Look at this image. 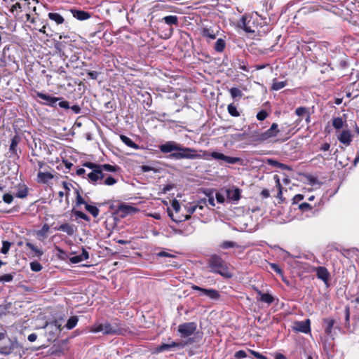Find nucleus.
Listing matches in <instances>:
<instances>
[{
  "label": "nucleus",
  "mask_w": 359,
  "mask_h": 359,
  "mask_svg": "<svg viewBox=\"0 0 359 359\" xmlns=\"http://www.w3.org/2000/svg\"><path fill=\"white\" fill-rule=\"evenodd\" d=\"M159 150L163 154H170L168 157L171 159H199L206 154L205 151H198L191 147H184L175 141H168L159 146Z\"/></svg>",
  "instance_id": "1"
},
{
  "label": "nucleus",
  "mask_w": 359,
  "mask_h": 359,
  "mask_svg": "<svg viewBox=\"0 0 359 359\" xmlns=\"http://www.w3.org/2000/svg\"><path fill=\"white\" fill-rule=\"evenodd\" d=\"M207 264L210 272L219 274L227 278L232 277L228 264L220 256L216 254L210 255Z\"/></svg>",
  "instance_id": "2"
},
{
  "label": "nucleus",
  "mask_w": 359,
  "mask_h": 359,
  "mask_svg": "<svg viewBox=\"0 0 359 359\" xmlns=\"http://www.w3.org/2000/svg\"><path fill=\"white\" fill-rule=\"evenodd\" d=\"M197 324L195 322L184 323L178 325L177 333L181 338H201V334L197 332Z\"/></svg>",
  "instance_id": "3"
},
{
  "label": "nucleus",
  "mask_w": 359,
  "mask_h": 359,
  "mask_svg": "<svg viewBox=\"0 0 359 359\" xmlns=\"http://www.w3.org/2000/svg\"><path fill=\"white\" fill-rule=\"evenodd\" d=\"M91 332H102L104 334H123L126 330L119 327L117 323L110 324L109 323H101L91 327Z\"/></svg>",
  "instance_id": "4"
},
{
  "label": "nucleus",
  "mask_w": 359,
  "mask_h": 359,
  "mask_svg": "<svg viewBox=\"0 0 359 359\" xmlns=\"http://www.w3.org/2000/svg\"><path fill=\"white\" fill-rule=\"evenodd\" d=\"M260 16L256 13L255 16L253 15H244L243 16L238 22V27L245 32L248 33H254L255 32V29L257 28V24L256 22H258Z\"/></svg>",
  "instance_id": "5"
},
{
  "label": "nucleus",
  "mask_w": 359,
  "mask_h": 359,
  "mask_svg": "<svg viewBox=\"0 0 359 359\" xmlns=\"http://www.w3.org/2000/svg\"><path fill=\"white\" fill-rule=\"evenodd\" d=\"M194 343H195L194 338H189L186 341H180V342L172 341L170 344L163 343L156 348V351L158 352H163V351H170L172 348H177L182 349L185 346H187L188 344H193Z\"/></svg>",
  "instance_id": "6"
},
{
  "label": "nucleus",
  "mask_w": 359,
  "mask_h": 359,
  "mask_svg": "<svg viewBox=\"0 0 359 359\" xmlns=\"http://www.w3.org/2000/svg\"><path fill=\"white\" fill-rule=\"evenodd\" d=\"M75 194L76 195V205H85L86 210L90 213L93 217H97L99 215L100 210L94 205L88 204L85 200L82 198L80 194V188H75Z\"/></svg>",
  "instance_id": "7"
},
{
  "label": "nucleus",
  "mask_w": 359,
  "mask_h": 359,
  "mask_svg": "<svg viewBox=\"0 0 359 359\" xmlns=\"http://www.w3.org/2000/svg\"><path fill=\"white\" fill-rule=\"evenodd\" d=\"M105 175L100 169L90 170L86 174V177L83 178L87 179L88 182L93 184H102V180L104 178Z\"/></svg>",
  "instance_id": "8"
},
{
  "label": "nucleus",
  "mask_w": 359,
  "mask_h": 359,
  "mask_svg": "<svg viewBox=\"0 0 359 359\" xmlns=\"http://www.w3.org/2000/svg\"><path fill=\"white\" fill-rule=\"evenodd\" d=\"M191 287L193 290L200 292L201 295H205L212 300H217L221 296L219 291L215 289H206L195 285H192Z\"/></svg>",
  "instance_id": "9"
},
{
  "label": "nucleus",
  "mask_w": 359,
  "mask_h": 359,
  "mask_svg": "<svg viewBox=\"0 0 359 359\" xmlns=\"http://www.w3.org/2000/svg\"><path fill=\"white\" fill-rule=\"evenodd\" d=\"M36 96L42 100L39 102L41 104L50 107H55L57 102L60 100V97H53L41 92H36Z\"/></svg>",
  "instance_id": "10"
},
{
  "label": "nucleus",
  "mask_w": 359,
  "mask_h": 359,
  "mask_svg": "<svg viewBox=\"0 0 359 359\" xmlns=\"http://www.w3.org/2000/svg\"><path fill=\"white\" fill-rule=\"evenodd\" d=\"M226 198L228 200L237 203L241 198V191L239 188L232 187L231 188L225 190Z\"/></svg>",
  "instance_id": "11"
},
{
  "label": "nucleus",
  "mask_w": 359,
  "mask_h": 359,
  "mask_svg": "<svg viewBox=\"0 0 359 359\" xmlns=\"http://www.w3.org/2000/svg\"><path fill=\"white\" fill-rule=\"evenodd\" d=\"M293 329L297 332L308 334L311 332V321L309 319L297 321L294 323Z\"/></svg>",
  "instance_id": "12"
},
{
  "label": "nucleus",
  "mask_w": 359,
  "mask_h": 359,
  "mask_svg": "<svg viewBox=\"0 0 359 359\" xmlns=\"http://www.w3.org/2000/svg\"><path fill=\"white\" fill-rule=\"evenodd\" d=\"M212 158L217 160H222L227 163L234 164L240 161V158L237 157H231L224 155V154L213 151L210 154Z\"/></svg>",
  "instance_id": "13"
},
{
  "label": "nucleus",
  "mask_w": 359,
  "mask_h": 359,
  "mask_svg": "<svg viewBox=\"0 0 359 359\" xmlns=\"http://www.w3.org/2000/svg\"><path fill=\"white\" fill-rule=\"evenodd\" d=\"M278 126L277 123H273L269 129L266 130L264 133H262L259 136V140L264 141L271 137H276L279 132L278 128Z\"/></svg>",
  "instance_id": "14"
},
{
  "label": "nucleus",
  "mask_w": 359,
  "mask_h": 359,
  "mask_svg": "<svg viewBox=\"0 0 359 359\" xmlns=\"http://www.w3.org/2000/svg\"><path fill=\"white\" fill-rule=\"evenodd\" d=\"M218 29L214 27H203L201 31V34L203 37L205 38L208 41L214 40L217 38L218 34Z\"/></svg>",
  "instance_id": "15"
},
{
  "label": "nucleus",
  "mask_w": 359,
  "mask_h": 359,
  "mask_svg": "<svg viewBox=\"0 0 359 359\" xmlns=\"http://www.w3.org/2000/svg\"><path fill=\"white\" fill-rule=\"evenodd\" d=\"M118 210L120 212H121L123 216L128 215H133L140 211V210L133 205H128L126 203H121L118 205Z\"/></svg>",
  "instance_id": "16"
},
{
  "label": "nucleus",
  "mask_w": 359,
  "mask_h": 359,
  "mask_svg": "<svg viewBox=\"0 0 359 359\" xmlns=\"http://www.w3.org/2000/svg\"><path fill=\"white\" fill-rule=\"evenodd\" d=\"M255 290L258 295V297H257V300L258 302H262L268 304H271L274 302L275 299L271 294L264 293L257 288H255Z\"/></svg>",
  "instance_id": "17"
},
{
  "label": "nucleus",
  "mask_w": 359,
  "mask_h": 359,
  "mask_svg": "<svg viewBox=\"0 0 359 359\" xmlns=\"http://www.w3.org/2000/svg\"><path fill=\"white\" fill-rule=\"evenodd\" d=\"M20 138L18 136H14L11 139V145L9 147V152L11 153L10 158H19L20 156L18 153V144H19Z\"/></svg>",
  "instance_id": "18"
},
{
  "label": "nucleus",
  "mask_w": 359,
  "mask_h": 359,
  "mask_svg": "<svg viewBox=\"0 0 359 359\" xmlns=\"http://www.w3.org/2000/svg\"><path fill=\"white\" fill-rule=\"evenodd\" d=\"M336 321L332 318L323 319V325L325 327V332L327 335L333 338V329Z\"/></svg>",
  "instance_id": "19"
},
{
  "label": "nucleus",
  "mask_w": 359,
  "mask_h": 359,
  "mask_svg": "<svg viewBox=\"0 0 359 359\" xmlns=\"http://www.w3.org/2000/svg\"><path fill=\"white\" fill-rule=\"evenodd\" d=\"M70 12L72 15L79 20H86L91 17L90 13L81 10L71 9Z\"/></svg>",
  "instance_id": "20"
},
{
  "label": "nucleus",
  "mask_w": 359,
  "mask_h": 359,
  "mask_svg": "<svg viewBox=\"0 0 359 359\" xmlns=\"http://www.w3.org/2000/svg\"><path fill=\"white\" fill-rule=\"evenodd\" d=\"M338 140L341 143L348 146L352 142V135L349 130H343L338 137Z\"/></svg>",
  "instance_id": "21"
},
{
  "label": "nucleus",
  "mask_w": 359,
  "mask_h": 359,
  "mask_svg": "<svg viewBox=\"0 0 359 359\" xmlns=\"http://www.w3.org/2000/svg\"><path fill=\"white\" fill-rule=\"evenodd\" d=\"M197 208H198V206L195 205H191V206L188 207L187 208V212H189V215H185L184 219H178L175 218L173 217V214L171 212H170V211H168V215H169V216L170 217V218L172 219V221L178 223V222H180L184 221V220L189 219L191 218V215L193 214L196 210Z\"/></svg>",
  "instance_id": "22"
},
{
  "label": "nucleus",
  "mask_w": 359,
  "mask_h": 359,
  "mask_svg": "<svg viewBox=\"0 0 359 359\" xmlns=\"http://www.w3.org/2000/svg\"><path fill=\"white\" fill-rule=\"evenodd\" d=\"M89 257V253L88 252L83 248L82 253L79 255H75L72 257H70L69 261L72 264H77L79 263L83 260L88 259Z\"/></svg>",
  "instance_id": "23"
},
{
  "label": "nucleus",
  "mask_w": 359,
  "mask_h": 359,
  "mask_svg": "<svg viewBox=\"0 0 359 359\" xmlns=\"http://www.w3.org/2000/svg\"><path fill=\"white\" fill-rule=\"evenodd\" d=\"M316 276L318 278L326 283L328 280L330 273L325 267L318 266L316 269Z\"/></svg>",
  "instance_id": "24"
},
{
  "label": "nucleus",
  "mask_w": 359,
  "mask_h": 359,
  "mask_svg": "<svg viewBox=\"0 0 359 359\" xmlns=\"http://www.w3.org/2000/svg\"><path fill=\"white\" fill-rule=\"evenodd\" d=\"M57 231H62L67 233L69 236H72L75 232V227L74 225L65 223L58 227L55 228Z\"/></svg>",
  "instance_id": "25"
},
{
  "label": "nucleus",
  "mask_w": 359,
  "mask_h": 359,
  "mask_svg": "<svg viewBox=\"0 0 359 359\" xmlns=\"http://www.w3.org/2000/svg\"><path fill=\"white\" fill-rule=\"evenodd\" d=\"M53 178V175L50 172H39L37 175V180H38V182L40 183L46 184Z\"/></svg>",
  "instance_id": "26"
},
{
  "label": "nucleus",
  "mask_w": 359,
  "mask_h": 359,
  "mask_svg": "<svg viewBox=\"0 0 359 359\" xmlns=\"http://www.w3.org/2000/svg\"><path fill=\"white\" fill-rule=\"evenodd\" d=\"M266 163L269 165L276 167L278 168H280L282 170H291V168L288 166L287 165L283 164L276 160L272 159V158H268L266 160Z\"/></svg>",
  "instance_id": "27"
},
{
  "label": "nucleus",
  "mask_w": 359,
  "mask_h": 359,
  "mask_svg": "<svg viewBox=\"0 0 359 359\" xmlns=\"http://www.w3.org/2000/svg\"><path fill=\"white\" fill-rule=\"evenodd\" d=\"M48 18L56 22L57 25L62 24L65 21L64 18L57 13H49Z\"/></svg>",
  "instance_id": "28"
},
{
  "label": "nucleus",
  "mask_w": 359,
  "mask_h": 359,
  "mask_svg": "<svg viewBox=\"0 0 359 359\" xmlns=\"http://www.w3.org/2000/svg\"><path fill=\"white\" fill-rule=\"evenodd\" d=\"M165 24L168 25H178V18L176 15H168L165 16L163 20Z\"/></svg>",
  "instance_id": "29"
},
{
  "label": "nucleus",
  "mask_w": 359,
  "mask_h": 359,
  "mask_svg": "<svg viewBox=\"0 0 359 359\" xmlns=\"http://www.w3.org/2000/svg\"><path fill=\"white\" fill-rule=\"evenodd\" d=\"M120 138L121 140V141L126 144L128 147H130V148H133V149H137L138 148V146L137 144H135L130 138H129L128 137L124 135H121L120 136Z\"/></svg>",
  "instance_id": "30"
},
{
  "label": "nucleus",
  "mask_w": 359,
  "mask_h": 359,
  "mask_svg": "<svg viewBox=\"0 0 359 359\" xmlns=\"http://www.w3.org/2000/svg\"><path fill=\"white\" fill-rule=\"evenodd\" d=\"M26 246L34 253L35 256L38 257H40L43 254V252L41 250L39 249L34 244L29 242L26 243Z\"/></svg>",
  "instance_id": "31"
},
{
  "label": "nucleus",
  "mask_w": 359,
  "mask_h": 359,
  "mask_svg": "<svg viewBox=\"0 0 359 359\" xmlns=\"http://www.w3.org/2000/svg\"><path fill=\"white\" fill-rule=\"evenodd\" d=\"M78 320H79V318L77 316H72L70 317L66 325H65V327L67 330H72L73 329L77 324L78 323Z\"/></svg>",
  "instance_id": "32"
},
{
  "label": "nucleus",
  "mask_w": 359,
  "mask_h": 359,
  "mask_svg": "<svg viewBox=\"0 0 359 359\" xmlns=\"http://www.w3.org/2000/svg\"><path fill=\"white\" fill-rule=\"evenodd\" d=\"M226 46V42L222 39H218L215 45V50L218 53H222Z\"/></svg>",
  "instance_id": "33"
},
{
  "label": "nucleus",
  "mask_w": 359,
  "mask_h": 359,
  "mask_svg": "<svg viewBox=\"0 0 359 359\" xmlns=\"http://www.w3.org/2000/svg\"><path fill=\"white\" fill-rule=\"evenodd\" d=\"M287 84L286 81H278L276 79L273 80L271 89L273 90H279L283 88Z\"/></svg>",
  "instance_id": "34"
},
{
  "label": "nucleus",
  "mask_w": 359,
  "mask_h": 359,
  "mask_svg": "<svg viewBox=\"0 0 359 359\" xmlns=\"http://www.w3.org/2000/svg\"><path fill=\"white\" fill-rule=\"evenodd\" d=\"M100 167H101L100 170H102V172L104 170L107 171V172H116L119 168L116 165H112L110 164H102V165L100 164Z\"/></svg>",
  "instance_id": "35"
},
{
  "label": "nucleus",
  "mask_w": 359,
  "mask_h": 359,
  "mask_svg": "<svg viewBox=\"0 0 359 359\" xmlns=\"http://www.w3.org/2000/svg\"><path fill=\"white\" fill-rule=\"evenodd\" d=\"M238 246V245H237L236 243H235L233 241H223L219 245V247L222 249H229V248H236Z\"/></svg>",
  "instance_id": "36"
},
{
  "label": "nucleus",
  "mask_w": 359,
  "mask_h": 359,
  "mask_svg": "<svg viewBox=\"0 0 359 359\" xmlns=\"http://www.w3.org/2000/svg\"><path fill=\"white\" fill-rule=\"evenodd\" d=\"M229 93L233 99H236L237 97H241L243 96L242 91L238 88H231L229 89Z\"/></svg>",
  "instance_id": "37"
},
{
  "label": "nucleus",
  "mask_w": 359,
  "mask_h": 359,
  "mask_svg": "<svg viewBox=\"0 0 359 359\" xmlns=\"http://www.w3.org/2000/svg\"><path fill=\"white\" fill-rule=\"evenodd\" d=\"M227 110L229 114L232 116L238 117L240 116V113L237 110L236 107L233 104H230L228 105Z\"/></svg>",
  "instance_id": "38"
},
{
  "label": "nucleus",
  "mask_w": 359,
  "mask_h": 359,
  "mask_svg": "<svg viewBox=\"0 0 359 359\" xmlns=\"http://www.w3.org/2000/svg\"><path fill=\"white\" fill-rule=\"evenodd\" d=\"M28 194V188L26 186H23L22 188L19 189L16 193V197L19 198H26Z\"/></svg>",
  "instance_id": "39"
},
{
  "label": "nucleus",
  "mask_w": 359,
  "mask_h": 359,
  "mask_svg": "<svg viewBox=\"0 0 359 359\" xmlns=\"http://www.w3.org/2000/svg\"><path fill=\"white\" fill-rule=\"evenodd\" d=\"M15 275V273H8L0 276V283H9L11 282L14 276Z\"/></svg>",
  "instance_id": "40"
},
{
  "label": "nucleus",
  "mask_w": 359,
  "mask_h": 359,
  "mask_svg": "<svg viewBox=\"0 0 359 359\" xmlns=\"http://www.w3.org/2000/svg\"><path fill=\"white\" fill-rule=\"evenodd\" d=\"M206 195V196L208 198V203L214 207L215 205V198H214V191L213 190H209V191H206L204 192Z\"/></svg>",
  "instance_id": "41"
},
{
  "label": "nucleus",
  "mask_w": 359,
  "mask_h": 359,
  "mask_svg": "<svg viewBox=\"0 0 359 359\" xmlns=\"http://www.w3.org/2000/svg\"><path fill=\"white\" fill-rule=\"evenodd\" d=\"M269 266L272 270H273L276 273H277L278 274L281 276L283 280L285 282V280L283 276V271L282 269L278 264H276L275 263H270Z\"/></svg>",
  "instance_id": "42"
},
{
  "label": "nucleus",
  "mask_w": 359,
  "mask_h": 359,
  "mask_svg": "<svg viewBox=\"0 0 359 359\" xmlns=\"http://www.w3.org/2000/svg\"><path fill=\"white\" fill-rule=\"evenodd\" d=\"M344 122L341 117L334 118L332 121V126L336 129H340L343 127Z\"/></svg>",
  "instance_id": "43"
},
{
  "label": "nucleus",
  "mask_w": 359,
  "mask_h": 359,
  "mask_svg": "<svg viewBox=\"0 0 359 359\" xmlns=\"http://www.w3.org/2000/svg\"><path fill=\"white\" fill-rule=\"evenodd\" d=\"M235 64L236 65L238 66V67L245 72H248L249 69L247 67V64L245 63V62H244L243 60H240V59H237L235 62Z\"/></svg>",
  "instance_id": "44"
},
{
  "label": "nucleus",
  "mask_w": 359,
  "mask_h": 359,
  "mask_svg": "<svg viewBox=\"0 0 359 359\" xmlns=\"http://www.w3.org/2000/svg\"><path fill=\"white\" fill-rule=\"evenodd\" d=\"M116 182H117V180L114 177L109 175L105 178V180L104 181H102V184L107 185V186H112V185L115 184Z\"/></svg>",
  "instance_id": "45"
},
{
  "label": "nucleus",
  "mask_w": 359,
  "mask_h": 359,
  "mask_svg": "<svg viewBox=\"0 0 359 359\" xmlns=\"http://www.w3.org/2000/svg\"><path fill=\"white\" fill-rule=\"evenodd\" d=\"M84 167L89 168L90 170L100 169V164H97L93 162H86L83 165Z\"/></svg>",
  "instance_id": "46"
},
{
  "label": "nucleus",
  "mask_w": 359,
  "mask_h": 359,
  "mask_svg": "<svg viewBox=\"0 0 359 359\" xmlns=\"http://www.w3.org/2000/svg\"><path fill=\"white\" fill-rule=\"evenodd\" d=\"M295 114L298 116H303L306 115V114H309V109L304 107H299L296 109Z\"/></svg>",
  "instance_id": "47"
},
{
  "label": "nucleus",
  "mask_w": 359,
  "mask_h": 359,
  "mask_svg": "<svg viewBox=\"0 0 359 359\" xmlns=\"http://www.w3.org/2000/svg\"><path fill=\"white\" fill-rule=\"evenodd\" d=\"M50 226L48 224H44L42 228L39 231L38 235L45 237L49 231Z\"/></svg>",
  "instance_id": "48"
},
{
  "label": "nucleus",
  "mask_w": 359,
  "mask_h": 359,
  "mask_svg": "<svg viewBox=\"0 0 359 359\" xmlns=\"http://www.w3.org/2000/svg\"><path fill=\"white\" fill-rule=\"evenodd\" d=\"M11 243L8 241H4L2 242V248L1 249V252L3 254H7L9 251Z\"/></svg>",
  "instance_id": "49"
},
{
  "label": "nucleus",
  "mask_w": 359,
  "mask_h": 359,
  "mask_svg": "<svg viewBox=\"0 0 359 359\" xmlns=\"http://www.w3.org/2000/svg\"><path fill=\"white\" fill-rule=\"evenodd\" d=\"M30 268L33 271L39 272L42 269V266L38 262H33L30 263Z\"/></svg>",
  "instance_id": "50"
},
{
  "label": "nucleus",
  "mask_w": 359,
  "mask_h": 359,
  "mask_svg": "<svg viewBox=\"0 0 359 359\" xmlns=\"http://www.w3.org/2000/svg\"><path fill=\"white\" fill-rule=\"evenodd\" d=\"M62 187L65 191V196L67 197V199L68 198L69 196V192L71 190V187H73L72 184L71 183L63 182H62Z\"/></svg>",
  "instance_id": "51"
},
{
  "label": "nucleus",
  "mask_w": 359,
  "mask_h": 359,
  "mask_svg": "<svg viewBox=\"0 0 359 359\" xmlns=\"http://www.w3.org/2000/svg\"><path fill=\"white\" fill-rule=\"evenodd\" d=\"M74 215L77 217L83 219L85 221H87V222L90 221V217L86 214H85L84 212H83L81 211L76 210L74 212Z\"/></svg>",
  "instance_id": "52"
},
{
  "label": "nucleus",
  "mask_w": 359,
  "mask_h": 359,
  "mask_svg": "<svg viewBox=\"0 0 359 359\" xmlns=\"http://www.w3.org/2000/svg\"><path fill=\"white\" fill-rule=\"evenodd\" d=\"M268 116V113L265 110H261L257 114V118L259 121H263Z\"/></svg>",
  "instance_id": "53"
},
{
  "label": "nucleus",
  "mask_w": 359,
  "mask_h": 359,
  "mask_svg": "<svg viewBox=\"0 0 359 359\" xmlns=\"http://www.w3.org/2000/svg\"><path fill=\"white\" fill-rule=\"evenodd\" d=\"M3 201L7 204H11L13 201V196L11 194H5L3 196Z\"/></svg>",
  "instance_id": "54"
},
{
  "label": "nucleus",
  "mask_w": 359,
  "mask_h": 359,
  "mask_svg": "<svg viewBox=\"0 0 359 359\" xmlns=\"http://www.w3.org/2000/svg\"><path fill=\"white\" fill-rule=\"evenodd\" d=\"M299 208L302 210V211H306V210H310L312 209V207L310 204H309L308 203H303L302 204L299 205Z\"/></svg>",
  "instance_id": "55"
},
{
  "label": "nucleus",
  "mask_w": 359,
  "mask_h": 359,
  "mask_svg": "<svg viewBox=\"0 0 359 359\" xmlns=\"http://www.w3.org/2000/svg\"><path fill=\"white\" fill-rule=\"evenodd\" d=\"M234 356H235V358H236L238 359H241V358H245L247 356V354H246L245 351H244L243 350H240L235 353Z\"/></svg>",
  "instance_id": "56"
},
{
  "label": "nucleus",
  "mask_w": 359,
  "mask_h": 359,
  "mask_svg": "<svg viewBox=\"0 0 359 359\" xmlns=\"http://www.w3.org/2000/svg\"><path fill=\"white\" fill-rule=\"evenodd\" d=\"M87 74L90 79L96 80L100 74L97 71H89Z\"/></svg>",
  "instance_id": "57"
},
{
  "label": "nucleus",
  "mask_w": 359,
  "mask_h": 359,
  "mask_svg": "<svg viewBox=\"0 0 359 359\" xmlns=\"http://www.w3.org/2000/svg\"><path fill=\"white\" fill-rule=\"evenodd\" d=\"M172 207L175 210L176 212H178L180 210V205L178 201L176 199L173 200L172 202Z\"/></svg>",
  "instance_id": "58"
},
{
  "label": "nucleus",
  "mask_w": 359,
  "mask_h": 359,
  "mask_svg": "<svg viewBox=\"0 0 359 359\" xmlns=\"http://www.w3.org/2000/svg\"><path fill=\"white\" fill-rule=\"evenodd\" d=\"M215 198H216L217 203H223L225 201L224 196L219 193H216Z\"/></svg>",
  "instance_id": "59"
},
{
  "label": "nucleus",
  "mask_w": 359,
  "mask_h": 359,
  "mask_svg": "<svg viewBox=\"0 0 359 359\" xmlns=\"http://www.w3.org/2000/svg\"><path fill=\"white\" fill-rule=\"evenodd\" d=\"M330 144L327 142L323 143L319 148L320 151H327L330 150Z\"/></svg>",
  "instance_id": "60"
},
{
  "label": "nucleus",
  "mask_w": 359,
  "mask_h": 359,
  "mask_svg": "<svg viewBox=\"0 0 359 359\" xmlns=\"http://www.w3.org/2000/svg\"><path fill=\"white\" fill-rule=\"evenodd\" d=\"M250 353L255 356L258 359H267V358L263 355H262L261 353L257 352V351H252V350H250Z\"/></svg>",
  "instance_id": "61"
},
{
  "label": "nucleus",
  "mask_w": 359,
  "mask_h": 359,
  "mask_svg": "<svg viewBox=\"0 0 359 359\" xmlns=\"http://www.w3.org/2000/svg\"><path fill=\"white\" fill-rule=\"evenodd\" d=\"M158 257H175V255H171L167 252L165 251H161L158 253H157Z\"/></svg>",
  "instance_id": "62"
},
{
  "label": "nucleus",
  "mask_w": 359,
  "mask_h": 359,
  "mask_svg": "<svg viewBox=\"0 0 359 359\" xmlns=\"http://www.w3.org/2000/svg\"><path fill=\"white\" fill-rule=\"evenodd\" d=\"M60 107L63 109H69V102L67 101H61L58 103Z\"/></svg>",
  "instance_id": "63"
},
{
  "label": "nucleus",
  "mask_w": 359,
  "mask_h": 359,
  "mask_svg": "<svg viewBox=\"0 0 359 359\" xmlns=\"http://www.w3.org/2000/svg\"><path fill=\"white\" fill-rule=\"evenodd\" d=\"M21 8H22L21 4L20 3H16L11 6V8H10V11L11 13H13L15 10L21 9Z\"/></svg>",
  "instance_id": "64"
}]
</instances>
